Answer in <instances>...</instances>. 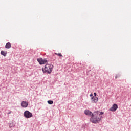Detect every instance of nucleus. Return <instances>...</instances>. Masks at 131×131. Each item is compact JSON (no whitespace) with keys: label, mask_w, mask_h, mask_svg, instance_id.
Listing matches in <instances>:
<instances>
[{"label":"nucleus","mask_w":131,"mask_h":131,"mask_svg":"<svg viewBox=\"0 0 131 131\" xmlns=\"http://www.w3.org/2000/svg\"><path fill=\"white\" fill-rule=\"evenodd\" d=\"M84 114L89 116H91V118L90 119L91 122L93 123H98V122L103 118L102 115L104 114V112L96 111L93 114L91 111L85 110L84 111Z\"/></svg>","instance_id":"1"},{"label":"nucleus","mask_w":131,"mask_h":131,"mask_svg":"<svg viewBox=\"0 0 131 131\" xmlns=\"http://www.w3.org/2000/svg\"><path fill=\"white\" fill-rule=\"evenodd\" d=\"M42 70L44 73L47 72V73L50 74V73H52V71H53V65L46 64L45 67L42 69Z\"/></svg>","instance_id":"2"},{"label":"nucleus","mask_w":131,"mask_h":131,"mask_svg":"<svg viewBox=\"0 0 131 131\" xmlns=\"http://www.w3.org/2000/svg\"><path fill=\"white\" fill-rule=\"evenodd\" d=\"M24 115V117L26 118H30L33 116L32 113H30V112H29V111H25Z\"/></svg>","instance_id":"3"},{"label":"nucleus","mask_w":131,"mask_h":131,"mask_svg":"<svg viewBox=\"0 0 131 131\" xmlns=\"http://www.w3.org/2000/svg\"><path fill=\"white\" fill-rule=\"evenodd\" d=\"M37 61L39 63L40 65H42V64H46L48 62V60H47V59H43L41 58H38Z\"/></svg>","instance_id":"4"},{"label":"nucleus","mask_w":131,"mask_h":131,"mask_svg":"<svg viewBox=\"0 0 131 131\" xmlns=\"http://www.w3.org/2000/svg\"><path fill=\"white\" fill-rule=\"evenodd\" d=\"M118 108V105L116 104H114L113 106L109 109L110 111H112L113 112H114L117 110Z\"/></svg>","instance_id":"5"},{"label":"nucleus","mask_w":131,"mask_h":131,"mask_svg":"<svg viewBox=\"0 0 131 131\" xmlns=\"http://www.w3.org/2000/svg\"><path fill=\"white\" fill-rule=\"evenodd\" d=\"M21 106L23 107V108H27L28 106V102L23 101L21 104Z\"/></svg>","instance_id":"6"},{"label":"nucleus","mask_w":131,"mask_h":131,"mask_svg":"<svg viewBox=\"0 0 131 131\" xmlns=\"http://www.w3.org/2000/svg\"><path fill=\"white\" fill-rule=\"evenodd\" d=\"M91 100H92V103H97V102H98V101L99 100V98H98V97H97L93 96L91 98Z\"/></svg>","instance_id":"7"},{"label":"nucleus","mask_w":131,"mask_h":131,"mask_svg":"<svg viewBox=\"0 0 131 131\" xmlns=\"http://www.w3.org/2000/svg\"><path fill=\"white\" fill-rule=\"evenodd\" d=\"M11 47H12V45H11V43L10 42H8L5 45L6 49H11Z\"/></svg>","instance_id":"8"},{"label":"nucleus","mask_w":131,"mask_h":131,"mask_svg":"<svg viewBox=\"0 0 131 131\" xmlns=\"http://www.w3.org/2000/svg\"><path fill=\"white\" fill-rule=\"evenodd\" d=\"M1 54L2 55V56L6 57L7 56V51H1Z\"/></svg>","instance_id":"9"},{"label":"nucleus","mask_w":131,"mask_h":131,"mask_svg":"<svg viewBox=\"0 0 131 131\" xmlns=\"http://www.w3.org/2000/svg\"><path fill=\"white\" fill-rule=\"evenodd\" d=\"M47 102L49 105H52L54 103V102L52 100H48Z\"/></svg>","instance_id":"10"},{"label":"nucleus","mask_w":131,"mask_h":131,"mask_svg":"<svg viewBox=\"0 0 131 131\" xmlns=\"http://www.w3.org/2000/svg\"><path fill=\"white\" fill-rule=\"evenodd\" d=\"M55 55H57V56H59V57H63V55H62V54H61L60 53H55Z\"/></svg>","instance_id":"11"},{"label":"nucleus","mask_w":131,"mask_h":131,"mask_svg":"<svg viewBox=\"0 0 131 131\" xmlns=\"http://www.w3.org/2000/svg\"><path fill=\"white\" fill-rule=\"evenodd\" d=\"M94 96H97V93H94Z\"/></svg>","instance_id":"12"},{"label":"nucleus","mask_w":131,"mask_h":131,"mask_svg":"<svg viewBox=\"0 0 131 131\" xmlns=\"http://www.w3.org/2000/svg\"><path fill=\"white\" fill-rule=\"evenodd\" d=\"M90 97H93V94H90Z\"/></svg>","instance_id":"13"},{"label":"nucleus","mask_w":131,"mask_h":131,"mask_svg":"<svg viewBox=\"0 0 131 131\" xmlns=\"http://www.w3.org/2000/svg\"><path fill=\"white\" fill-rule=\"evenodd\" d=\"M115 77H116V78H117V77H118V76L116 75Z\"/></svg>","instance_id":"14"}]
</instances>
